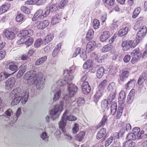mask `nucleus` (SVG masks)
<instances>
[{"label": "nucleus", "instance_id": "f257e3e1", "mask_svg": "<svg viewBox=\"0 0 147 147\" xmlns=\"http://www.w3.org/2000/svg\"><path fill=\"white\" fill-rule=\"evenodd\" d=\"M64 75L65 78L58 80L56 82V83L60 86L66 85L69 96L71 97L76 94L78 90L77 87L70 82L73 79L74 76L70 73L67 74L65 75L64 74Z\"/></svg>", "mask_w": 147, "mask_h": 147}, {"label": "nucleus", "instance_id": "f03ea898", "mask_svg": "<svg viewBox=\"0 0 147 147\" xmlns=\"http://www.w3.org/2000/svg\"><path fill=\"white\" fill-rule=\"evenodd\" d=\"M11 95V97H14L11 102V104L14 105L19 103L21 100L22 104H25L28 100L29 94L26 91L16 88L12 91Z\"/></svg>", "mask_w": 147, "mask_h": 147}, {"label": "nucleus", "instance_id": "7ed1b4c3", "mask_svg": "<svg viewBox=\"0 0 147 147\" xmlns=\"http://www.w3.org/2000/svg\"><path fill=\"white\" fill-rule=\"evenodd\" d=\"M67 96H65L63 98L62 101H61L60 103V105H55L53 108L50 112V115L52 116V117L54 120V119L58 118L61 111L63 110V106L64 103L65 104H67L69 102V98L68 99L66 98Z\"/></svg>", "mask_w": 147, "mask_h": 147}, {"label": "nucleus", "instance_id": "20e7f679", "mask_svg": "<svg viewBox=\"0 0 147 147\" xmlns=\"http://www.w3.org/2000/svg\"><path fill=\"white\" fill-rule=\"evenodd\" d=\"M41 73L38 74L37 72L34 70H32L26 73L24 76V79L28 80V83L30 85L34 84L36 80H38L40 77Z\"/></svg>", "mask_w": 147, "mask_h": 147}, {"label": "nucleus", "instance_id": "39448f33", "mask_svg": "<svg viewBox=\"0 0 147 147\" xmlns=\"http://www.w3.org/2000/svg\"><path fill=\"white\" fill-rule=\"evenodd\" d=\"M140 39L136 38L134 40H130L128 41H123L122 44V47L123 51H126L131 48H134L140 42Z\"/></svg>", "mask_w": 147, "mask_h": 147}, {"label": "nucleus", "instance_id": "423d86ee", "mask_svg": "<svg viewBox=\"0 0 147 147\" xmlns=\"http://www.w3.org/2000/svg\"><path fill=\"white\" fill-rule=\"evenodd\" d=\"M62 86H60L55 84L52 86V89L54 92V97L53 100L54 101H57L58 100L60 96L61 93L62 92L63 87Z\"/></svg>", "mask_w": 147, "mask_h": 147}, {"label": "nucleus", "instance_id": "0eeeda50", "mask_svg": "<svg viewBox=\"0 0 147 147\" xmlns=\"http://www.w3.org/2000/svg\"><path fill=\"white\" fill-rule=\"evenodd\" d=\"M49 11L47 9H45L44 12L41 9H39L37 10L34 14L32 18L33 21L36 20H39L40 18H43L46 17L49 15Z\"/></svg>", "mask_w": 147, "mask_h": 147}, {"label": "nucleus", "instance_id": "6e6552de", "mask_svg": "<svg viewBox=\"0 0 147 147\" xmlns=\"http://www.w3.org/2000/svg\"><path fill=\"white\" fill-rule=\"evenodd\" d=\"M132 57L131 62L133 64L139 60L140 58L141 53L140 52L139 48H137L134 49L131 53Z\"/></svg>", "mask_w": 147, "mask_h": 147}, {"label": "nucleus", "instance_id": "1a4fd4ad", "mask_svg": "<svg viewBox=\"0 0 147 147\" xmlns=\"http://www.w3.org/2000/svg\"><path fill=\"white\" fill-rule=\"evenodd\" d=\"M16 80L13 77L8 78L5 83V88L7 90L11 89L15 85L16 83Z\"/></svg>", "mask_w": 147, "mask_h": 147}, {"label": "nucleus", "instance_id": "9d476101", "mask_svg": "<svg viewBox=\"0 0 147 147\" xmlns=\"http://www.w3.org/2000/svg\"><path fill=\"white\" fill-rule=\"evenodd\" d=\"M84 100L83 98L81 97L78 98L76 100L74 101L71 103V105L72 108H74V106L75 107L78 106H81L83 105L84 103Z\"/></svg>", "mask_w": 147, "mask_h": 147}, {"label": "nucleus", "instance_id": "9b49d317", "mask_svg": "<svg viewBox=\"0 0 147 147\" xmlns=\"http://www.w3.org/2000/svg\"><path fill=\"white\" fill-rule=\"evenodd\" d=\"M3 33L7 38L9 40H13L15 37L14 33L10 30H5L3 31Z\"/></svg>", "mask_w": 147, "mask_h": 147}, {"label": "nucleus", "instance_id": "f8f14e48", "mask_svg": "<svg viewBox=\"0 0 147 147\" xmlns=\"http://www.w3.org/2000/svg\"><path fill=\"white\" fill-rule=\"evenodd\" d=\"M36 84V88L39 90L42 89L44 87V82L43 81V76L42 74H40V77H39L38 80H37Z\"/></svg>", "mask_w": 147, "mask_h": 147}, {"label": "nucleus", "instance_id": "ddd939ff", "mask_svg": "<svg viewBox=\"0 0 147 147\" xmlns=\"http://www.w3.org/2000/svg\"><path fill=\"white\" fill-rule=\"evenodd\" d=\"M67 113V111L64 113L62 117V120L59 123V129H64L66 125V116Z\"/></svg>", "mask_w": 147, "mask_h": 147}, {"label": "nucleus", "instance_id": "4468645a", "mask_svg": "<svg viewBox=\"0 0 147 147\" xmlns=\"http://www.w3.org/2000/svg\"><path fill=\"white\" fill-rule=\"evenodd\" d=\"M13 115V112L10 109L7 110L5 112L4 115H3V118L6 121H9V122L10 123H12L10 121V117Z\"/></svg>", "mask_w": 147, "mask_h": 147}, {"label": "nucleus", "instance_id": "2eb2a0df", "mask_svg": "<svg viewBox=\"0 0 147 147\" xmlns=\"http://www.w3.org/2000/svg\"><path fill=\"white\" fill-rule=\"evenodd\" d=\"M62 13H58L53 17L51 21V24L54 25L59 22L61 19Z\"/></svg>", "mask_w": 147, "mask_h": 147}, {"label": "nucleus", "instance_id": "dca6fc26", "mask_svg": "<svg viewBox=\"0 0 147 147\" xmlns=\"http://www.w3.org/2000/svg\"><path fill=\"white\" fill-rule=\"evenodd\" d=\"M96 44V42L94 41H92L88 42L86 46V52L89 53L92 51L94 49Z\"/></svg>", "mask_w": 147, "mask_h": 147}, {"label": "nucleus", "instance_id": "f3484780", "mask_svg": "<svg viewBox=\"0 0 147 147\" xmlns=\"http://www.w3.org/2000/svg\"><path fill=\"white\" fill-rule=\"evenodd\" d=\"M33 33V32L32 30L31 29H29L28 30H22L21 31L20 34L22 37L24 38H26L28 36H32Z\"/></svg>", "mask_w": 147, "mask_h": 147}, {"label": "nucleus", "instance_id": "a211bd4d", "mask_svg": "<svg viewBox=\"0 0 147 147\" xmlns=\"http://www.w3.org/2000/svg\"><path fill=\"white\" fill-rule=\"evenodd\" d=\"M82 90L85 94H87L90 92L91 88L87 82H84L82 84Z\"/></svg>", "mask_w": 147, "mask_h": 147}, {"label": "nucleus", "instance_id": "6ab92c4d", "mask_svg": "<svg viewBox=\"0 0 147 147\" xmlns=\"http://www.w3.org/2000/svg\"><path fill=\"white\" fill-rule=\"evenodd\" d=\"M146 32L147 29L146 27L143 26L137 32V36L138 38H142L145 36Z\"/></svg>", "mask_w": 147, "mask_h": 147}, {"label": "nucleus", "instance_id": "aec40b11", "mask_svg": "<svg viewBox=\"0 0 147 147\" xmlns=\"http://www.w3.org/2000/svg\"><path fill=\"white\" fill-rule=\"evenodd\" d=\"M143 18L142 17H140L137 19V21L134 27V29L135 30L140 29L141 28V26L143 24Z\"/></svg>", "mask_w": 147, "mask_h": 147}, {"label": "nucleus", "instance_id": "412c9836", "mask_svg": "<svg viewBox=\"0 0 147 147\" xmlns=\"http://www.w3.org/2000/svg\"><path fill=\"white\" fill-rule=\"evenodd\" d=\"M49 24V22L48 20H45L40 22L37 26L38 29H42L47 27Z\"/></svg>", "mask_w": 147, "mask_h": 147}, {"label": "nucleus", "instance_id": "4be33fe9", "mask_svg": "<svg viewBox=\"0 0 147 147\" xmlns=\"http://www.w3.org/2000/svg\"><path fill=\"white\" fill-rule=\"evenodd\" d=\"M107 84V80H104L98 85V90L103 92L105 87Z\"/></svg>", "mask_w": 147, "mask_h": 147}, {"label": "nucleus", "instance_id": "5701e85b", "mask_svg": "<svg viewBox=\"0 0 147 147\" xmlns=\"http://www.w3.org/2000/svg\"><path fill=\"white\" fill-rule=\"evenodd\" d=\"M110 34L109 31H106L103 32L100 36V40L104 42L107 40L110 37Z\"/></svg>", "mask_w": 147, "mask_h": 147}, {"label": "nucleus", "instance_id": "b1692460", "mask_svg": "<svg viewBox=\"0 0 147 147\" xmlns=\"http://www.w3.org/2000/svg\"><path fill=\"white\" fill-rule=\"evenodd\" d=\"M129 75V72L127 71H123L120 76V81L121 82L125 81L128 78Z\"/></svg>", "mask_w": 147, "mask_h": 147}, {"label": "nucleus", "instance_id": "393cba45", "mask_svg": "<svg viewBox=\"0 0 147 147\" xmlns=\"http://www.w3.org/2000/svg\"><path fill=\"white\" fill-rule=\"evenodd\" d=\"M21 109L20 108H19L18 109L16 113V117H11V119L10 121V122L12 123H14L16 121L18 120V118L20 115V114L21 113Z\"/></svg>", "mask_w": 147, "mask_h": 147}, {"label": "nucleus", "instance_id": "a878e982", "mask_svg": "<svg viewBox=\"0 0 147 147\" xmlns=\"http://www.w3.org/2000/svg\"><path fill=\"white\" fill-rule=\"evenodd\" d=\"M105 73V69L104 67H100L97 69L96 72V76L99 78H100L103 76Z\"/></svg>", "mask_w": 147, "mask_h": 147}, {"label": "nucleus", "instance_id": "bb28decb", "mask_svg": "<svg viewBox=\"0 0 147 147\" xmlns=\"http://www.w3.org/2000/svg\"><path fill=\"white\" fill-rule=\"evenodd\" d=\"M126 95L125 91L121 90L119 93V96L118 98L119 101L121 102V104H123L125 101Z\"/></svg>", "mask_w": 147, "mask_h": 147}, {"label": "nucleus", "instance_id": "cd10ccee", "mask_svg": "<svg viewBox=\"0 0 147 147\" xmlns=\"http://www.w3.org/2000/svg\"><path fill=\"white\" fill-rule=\"evenodd\" d=\"M58 5L57 4L55 3L51 5L49 7H47L45 9H47L49 11V15L50 12H53L56 11L58 9Z\"/></svg>", "mask_w": 147, "mask_h": 147}, {"label": "nucleus", "instance_id": "c85d7f7f", "mask_svg": "<svg viewBox=\"0 0 147 147\" xmlns=\"http://www.w3.org/2000/svg\"><path fill=\"white\" fill-rule=\"evenodd\" d=\"M93 66L92 61L91 60H87L83 65V68L85 69H91Z\"/></svg>", "mask_w": 147, "mask_h": 147}, {"label": "nucleus", "instance_id": "c756f323", "mask_svg": "<svg viewBox=\"0 0 147 147\" xmlns=\"http://www.w3.org/2000/svg\"><path fill=\"white\" fill-rule=\"evenodd\" d=\"M123 109V107L122 105H121L118 107L116 116L117 119H119L120 118L122 115Z\"/></svg>", "mask_w": 147, "mask_h": 147}, {"label": "nucleus", "instance_id": "7c9ffc66", "mask_svg": "<svg viewBox=\"0 0 147 147\" xmlns=\"http://www.w3.org/2000/svg\"><path fill=\"white\" fill-rule=\"evenodd\" d=\"M136 82L135 80L132 79L129 81L125 85V88L127 90L130 89L134 86Z\"/></svg>", "mask_w": 147, "mask_h": 147}, {"label": "nucleus", "instance_id": "2f4dec72", "mask_svg": "<svg viewBox=\"0 0 147 147\" xmlns=\"http://www.w3.org/2000/svg\"><path fill=\"white\" fill-rule=\"evenodd\" d=\"M103 93V92H102L98 90L96 92L94 95V101L95 102L97 103L98 102L102 96Z\"/></svg>", "mask_w": 147, "mask_h": 147}, {"label": "nucleus", "instance_id": "473e14b6", "mask_svg": "<svg viewBox=\"0 0 147 147\" xmlns=\"http://www.w3.org/2000/svg\"><path fill=\"white\" fill-rule=\"evenodd\" d=\"M24 38V42L26 46L29 47L32 45L33 43L34 40L32 38H31L29 36L26 37Z\"/></svg>", "mask_w": 147, "mask_h": 147}, {"label": "nucleus", "instance_id": "72a5a7b5", "mask_svg": "<svg viewBox=\"0 0 147 147\" xmlns=\"http://www.w3.org/2000/svg\"><path fill=\"white\" fill-rule=\"evenodd\" d=\"M117 109V104L115 101L111 103V114L113 115H115Z\"/></svg>", "mask_w": 147, "mask_h": 147}, {"label": "nucleus", "instance_id": "f704fd0d", "mask_svg": "<svg viewBox=\"0 0 147 147\" xmlns=\"http://www.w3.org/2000/svg\"><path fill=\"white\" fill-rule=\"evenodd\" d=\"M128 28L126 27L124 28H122L118 32V35L119 36H122L125 35L127 32Z\"/></svg>", "mask_w": 147, "mask_h": 147}, {"label": "nucleus", "instance_id": "c9c22d12", "mask_svg": "<svg viewBox=\"0 0 147 147\" xmlns=\"http://www.w3.org/2000/svg\"><path fill=\"white\" fill-rule=\"evenodd\" d=\"M47 57L45 56L38 59L35 62V65H39L44 63L47 59Z\"/></svg>", "mask_w": 147, "mask_h": 147}, {"label": "nucleus", "instance_id": "e433bc0d", "mask_svg": "<svg viewBox=\"0 0 147 147\" xmlns=\"http://www.w3.org/2000/svg\"><path fill=\"white\" fill-rule=\"evenodd\" d=\"M54 35L53 34H50L46 36L44 40L45 44L49 42L53 39Z\"/></svg>", "mask_w": 147, "mask_h": 147}, {"label": "nucleus", "instance_id": "4c0bfd02", "mask_svg": "<svg viewBox=\"0 0 147 147\" xmlns=\"http://www.w3.org/2000/svg\"><path fill=\"white\" fill-rule=\"evenodd\" d=\"M106 129H100L96 135L97 139L99 140L104 136L106 134Z\"/></svg>", "mask_w": 147, "mask_h": 147}, {"label": "nucleus", "instance_id": "58836bf2", "mask_svg": "<svg viewBox=\"0 0 147 147\" xmlns=\"http://www.w3.org/2000/svg\"><path fill=\"white\" fill-rule=\"evenodd\" d=\"M26 68V65L22 66L18 73L17 77L19 78H20L25 72Z\"/></svg>", "mask_w": 147, "mask_h": 147}, {"label": "nucleus", "instance_id": "ea45409f", "mask_svg": "<svg viewBox=\"0 0 147 147\" xmlns=\"http://www.w3.org/2000/svg\"><path fill=\"white\" fill-rule=\"evenodd\" d=\"M10 76V74L4 72L0 73V82L4 80Z\"/></svg>", "mask_w": 147, "mask_h": 147}, {"label": "nucleus", "instance_id": "a19ab883", "mask_svg": "<svg viewBox=\"0 0 147 147\" xmlns=\"http://www.w3.org/2000/svg\"><path fill=\"white\" fill-rule=\"evenodd\" d=\"M10 5L9 4H7L2 5L0 8V14L5 13L9 9Z\"/></svg>", "mask_w": 147, "mask_h": 147}, {"label": "nucleus", "instance_id": "79ce46f5", "mask_svg": "<svg viewBox=\"0 0 147 147\" xmlns=\"http://www.w3.org/2000/svg\"><path fill=\"white\" fill-rule=\"evenodd\" d=\"M113 47L112 45L111 44H108L104 46L102 49V52H106L110 50Z\"/></svg>", "mask_w": 147, "mask_h": 147}, {"label": "nucleus", "instance_id": "37998d69", "mask_svg": "<svg viewBox=\"0 0 147 147\" xmlns=\"http://www.w3.org/2000/svg\"><path fill=\"white\" fill-rule=\"evenodd\" d=\"M85 134V133L84 131H80L77 135L76 137V138L79 142L82 141L83 138Z\"/></svg>", "mask_w": 147, "mask_h": 147}, {"label": "nucleus", "instance_id": "c03bdc74", "mask_svg": "<svg viewBox=\"0 0 147 147\" xmlns=\"http://www.w3.org/2000/svg\"><path fill=\"white\" fill-rule=\"evenodd\" d=\"M135 145V143L131 140H128L124 144V147H134Z\"/></svg>", "mask_w": 147, "mask_h": 147}, {"label": "nucleus", "instance_id": "a18cd8bd", "mask_svg": "<svg viewBox=\"0 0 147 147\" xmlns=\"http://www.w3.org/2000/svg\"><path fill=\"white\" fill-rule=\"evenodd\" d=\"M136 139V137L134 132L129 133L127 136V139L129 140H135Z\"/></svg>", "mask_w": 147, "mask_h": 147}, {"label": "nucleus", "instance_id": "49530a36", "mask_svg": "<svg viewBox=\"0 0 147 147\" xmlns=\"http://www.w3.org/2000/svg\"><path fill=\"white\" fill-rule=\"evenodd\" d=\"M94 34V31L92 30H89L86 36L87 39L88 40L91 39L93 38Z\"/></svg>", "mask_w": 147, "mask_h": 147}, {"label": "nucleus", "instance_id": "de8ad7c7", "mask_svg": "<svg viewBox=\"0 0 147 147\" xmlns=\"http://www.w3.org/2000/svg\"><path fill=\"white\" fill-rule=\"evenodd\" d=\"M115 84L113 82H112L107 87V90L110 92H113L115 90Z\"/></svg>", "mask_w": 147, "mask_h": 147}, {"label": "nucleus", "instance_id": "09e8293b", "mask_svg": "<svg viewBox=\"0 0 147 147\" xmlns=\"http://www.w3.org/2000/svg\"><path fill=\"white\" fill-rule=\"evenodd\" d=\"M141 11V8L140 7H138L136 8L134 10L132 17L134 18H135L138 16Z\"/></svg>", "mask_w": 147, "mask_h": 147}, {"label": "nucleus", "instance_id": "8fccbe9b", "mask_svg": "<svg viewBox=\"0 0 147 147\" xmlns=\"http://www.w3.org/2000/svg\"><path fill=\"white\" fill-rule=\"evenodd\" d=\"M111 103L109 100L106 99L104 100L102 102V107L104 109H105L107 107L108 105Z\"/></svg>", "mask_w": 147, "mask_h": 147}, {"label": "nucleus", "instance_id": "3c124183", "mask_svg": "<svg viewBox=\"0 0 147 147\" xmlns=\"http://www.w3.org/2000/svg\"><path fill=\"white\" fill-rule=\"evenodd\" d=\"M68 0H61L60 2L59 7L60 9L64 8L68 3Z\"/></svg>", "mask_w": 147, "mask_h": 147}, {"label": "nucleus", "instance_id": "603ef678", "mask_svg": "<svg viewBox=\"0 0 147 147\" xmlns=\"http://www.w3.org/2000/svg\"><path fill=\"white\" fill-rule=\"evenodd\" d=\"M42 41L41 38H39L36 40L34 42V46L35 48L39 47L42 44Z\"/></svg>", "mask_w": 147, "mask_h": 147}, {"label": "nucleus", "instance_id": "864d4df0", "mask_svg": "<svg viewBox=\"0 0 147 147\" xmlns=\"http://www.w3.org/2000/svg\"><path fill=\"white\" fill-rule=\"evenodd\" d=\"M92 25L94 28L95 29H97L98 28L99 26V21L97 19H94L93 21Z\"/></svg>", "mask_w": 147, "mask_h": 147}, {"label": "nucleus", "instance_id": "5fc2aeb1", "mask_svg": "<svg viewBox=\"0 0 147 147\" xmlns=\"http://www.w3.org/2000/svg\"><path fill=\"white\" fill-rule=\"evenodd\" d=\"M75 69V66L73 65L70 67L69 69L66 70L64 71V74L65 75L67 74L70 73L71 74L73 73Z\"/></svg>", "mask_w": 147, "mask_h": 147}, {"label": "nucleus", "instance_id": "6e6d98bb", "mask_svg": "<svg viewBox=\"0 0 147 147\" xmlns=\"http://www.w3.org/2000/svg\"><path fill=\"white\" fill-rule=\"evenodd\" d=\"M113 140V137L112 136L110 137L107 139L105 142V147L108 146L112 142Z\"/></svg>", "mask_w": 147, "mask_h": 147}, {"label": "nucleus", "instance_id": "4d7b16f0", "mask_svg": "<svg viewBox=\"0 0 147 147\" xmlns=\"http://www.w3.org/2000/svg\"><path fill=\"white\" fill-rule=\"evenodd\" d=\"M80 55L81 58L84 61L86 60L87 59V55L86 54V52L84 50H80Z\"/></svg>", "mask_w": 147, "mask_h": 147}, {"label": "nucleus", "instance_id": "13d9d810", "mask_svg": "<svg viewBox=\"0 0 147 147\" xmlns=\"http://www.w3.org/2000/svg\"><path fill=\"white\" fill-rule=\"evenodd\" d=\"M16 20L17 22H21L23 20H25L24 16L22 14H19L16 17Z\"/></svg>", "mask_w": 147, "mask_h": 147}, {"label": "nucleus", "instance_id": "bf43d9fd", "mask_svg": "<svg viewBox=\"0 0 147 147\" xmlns=\"http://www.w3.org/2000/svg\"><path fill=\"white\" fill-rule=\"evenodd\" d=\"M140 129H133V132H134L136 137L138 139L141 138V136L142 135L140 133Z\"/></svg>", "mask_w": 147, "mask_h": 147}, {"label": "nucleus", "instance_id": "052dcab7", "mask_svg": "<svg viewBox=\"0 0 147 147\" xmlns=\"http://www.w3.org/2000/svg\"><path fill=\"white\" fill-rule=\"evenodd\" d=\"M95 55V58L96 59L97 61L99 63H102L104 57L103 56L98 55L97 54L94 53Z\"/></svg>", "mask_w": 147, "mask_h": 147}, {"label": "nucleus", "instance_id": "680f3d73", "mask_svg": "<svg viewBox=\"0 0 147 147\" xmlns=\"http://www.w3.org/2000/svg\"><path fill=\"white\" fill-rule=\"evenodd\" d=\"M20 9L21 11L26 14H28L30 12V9L25 6L21 7Z\"/></svg>", "mask_w": 147, "mask_h": 147}, {"label": "nucleus", "instance_id": "e2e57ef3", "mask_svg": "<svg viewBox=\"0 0 147 147\" xmlns=\"http://www.w3.org/2000/svg\"><path fill=\"white\" fill-rule=\"evenodd\" d=\"M9 68L10 70L15 72L18 70V67L16 65L12 64L9 66Z\"/></svg>", "mask_w": 147, "mask_h": 147}, {"label": "nucleus", "instance_id": "0e129e2a", "mask_svg": "<svg viewBox=\"0 0 147 147\" xmlns=\"http://www.w3.org/2000/svg\"><path fill=\"white\" fill-rule=\"evenodd\" d=\"M115 96V93L114 92H112L109 95L108 97L107 100H109L110 102L111 103L113 100Z\"/></svg>", "mask_w": 147, "mask_h": 147}, {"label": "nucleus", "instance_id": "69168bd1", "mask_svg": "<svg viewBox=\"0 0 147 147\" xmlns=\"http://www.w3.org/2000/svg\"><path fill=\"white\" fill-rule=\"evenodd\" d=\"M146 78L144 76H142L140 77L138 80V84L139 85H140L144 82Z\"/></svg>", "mask_w": 147, "mask_h": 147}, {"label": "nucleus", "instance_id": "338daca9", "mask_svg": "<svg viewBox=\"0 0 147 147\" xmlns=\"http://www.w3.org/2000/svg\"><path fill=\"white\" fill-rule=\"evenodd\" d=\"M77 118L76 117L72 115H70L66 117V120H67L69 121H73L76 120Z\"/></svg>", "mask_w": 147, "mask_h": 147}, {"label": "nucleus", "instance_id": "774afa93", "mask_svg": "<svg viewBox=\"0 0 147 147\" xmlns=\"http://www.w3.org/2000/svg\"><path fill=\"white\" fill-rule=\"evenodd\" d=\"M41 137L42 139L44 140L47 141L48 140V137L47 136V134L45 132H43L42 133Z\"/></svg>", "mask_w": 147, "mask_h": 147}]
</instances>
